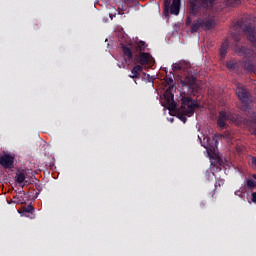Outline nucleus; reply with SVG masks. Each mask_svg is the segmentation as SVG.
Segmentation results:
<instances>
[{"label":"nucleus","instance_id":"obj_16","mask_svg":"<svg viewBox=\"0 0 256 256\" xmlns=\"http://www.w3.org/2000/svg\"><path fill=\"white\" fill-rule=\"evenodd\" d=\"M253 179L247 180V187H249V189H253V187H256V174L253 175Z\"/></svg>","mask_w":256,"mask_h":256},{"label":"nucleus","instance_id":"obj_14","mask_svg":"<svg viewBox=\"0 0 256 256\" xmlns=\"http://www.w3.org/2000/svg\"><path fill=\"white\" fill-rule=\"evenodd\" d=\"M143 71V67L141 65H136L132 69V75L130 77L132 79H137L141 75V72Z\"/></svg>","mask_w":256,"mask_h":256},{"label":"nucleus","instance_id":"obj_21","mask_svg":"<svg viewBox=\"0 0 256 256\" xmlns=\"http://www.w3.org/2000/svg\"><path fill=\"white\" fill-rule=\"evenodd\" d=\"M251 162H252L253 167L256 168V158L255 157L252 158Z\"/></svg>","mask_w":256,"mask_h":256},{"label":"nucleus","instance_id":"obj_4","mask_svg":"<svg viewBox=\"0 0 256 256\" xmlns=\"http://www.w3.org/2000/svg\"><path fill=\"white\" fill-rule=\"evenodd\" d=\"M215 25V19L209 13L205 12L192 24V31H199V29H211Z\"/></svg>","mask_w":256,"mask_h":256},{"label":"nucleus","instance_id":"obj_13","mask_svg":"<svg viewBox=\"0 0 256 256\" xmlns=\"http://www.w3.org/2000/svg\"><path fill=\"white\" fill-rule=\"evenodd\" d=\"M245 33L247 35V38L251 41V43H256L255 29H253V27H246Z\"/></svg>","mask_w":256,"mask_h":256},{"label":"nucleus","instance_id":"obj_25","mask_svg":"<svg viewBox=\"0 0 256 256\" xmlns=\"http://www.w3.org/2000/svg\"><path fill=\"white\" fill-rule=\"evenodd\" d=\"M169 81H173L172 79H169Z\"/></svg>","mask_w":256,"mask_h":256},{"label":"nucleus","instance_id":"obj_24","mask_svg":"<svg viewBox=\"0 0 256 256\" xmlns=\"http://www.w3.org/2000/svg\"><path fill=\"white\" fill-rule=\"evenodd\" d=\"M110 19H113V14H110Z\"/></svg>","mask_w":256,"mask_h":256},{"label":"nucleus","instance_id":"obj_1","mask_svg":"<svg viewBox=\"0 0 256 256\" xmlns=\"http://www.w3.org/2000/svg\"><path fill=\"white\" fill-rule=\"evenodd\" d=\"M147 49V44L144 41H138L131 45H124L122 47L123 55L128 59V61H132L134 59V63H139L143 67H151L155 63V59L151 54L145 52Z\"/></svg>","mask_w":256,"mask_h":256},{"label":"nucleus","instance_id":"obj_3","mask_svg":"<svg viewBox=\"0 0 256 256\" xmlns=\"http://www.w3.org/2000/svg\"><path fill=\"white\" fill-rule=\"evenodd\" d=\"M228 3L233 0H227ZM237 4H239V0H234ZM215 3V0H190V4L188 7V13L189 15H197L199 13V9L201 7L209 8L213 7V4Z\"/></svg>","mask_w":256,"mask_h":256},{"label":"nucleus","instance_id":"obj_12","mask_svg":"<svg viewBox=\"0 0 256 256\" xmlns=\"http://www.w3.org/2000/svg\"><path fill=\"white\" fill-rule=\"evenodd\" d=\"M238 98L242 103H248L249 102V93L245 88H238L236 91Z\"/></svg>","mask_w":256,"mask_h":256},{"label":"nucleus","instance_id":"obj_8","mask_svg":"<svg viewBox=\"0 0 256 256\" xmlns=\"http://www.w3.org/2000/svg\"><path fill=\"white\" fill-rule=\"evenodd\" d=\"M171 0H164V8L165 11H169L172 15H179L180 7H181V0H173L172 5Z\"/></svg>","mask_w":256,"mask_h":256},{"label":"nucleus","instance_id":"obj_15","mask_svg":"<svg viewBox=\"0 0 256 256\" xmlns=\"http://www.w3.org/2000/svg\"><path fill=\"white\" fill-rule=\"evenodd\" d=\"M227 49H229V42L225 41V42H223V44L220 48L221 57H225V55L227 54Z\"/></svg>","mask_w":256,"mask_h":256},{"label":"nucleus","instance_id":"obj_9","mask_svg":"<svg viewBox=\"0 0 256 256\" xmlns=\"http://www.w3.org/2000/svg\"><path fill=\"white\" fill-rule=\"evenodd\" d=\"M227 121L233 123L235 121V116H231V114H227V112H220L217 121L218 127H220V129H225V127H227Z\"/></svg>","mask_w":256,"mask_h":256},{"label":"nucleus","instance_id":"obj_5","mask_svg":"<svg viewBox=\"0 0 256 256\" xmlns=\"http://www.w3.org/2000/svg\"><path fill=\"white\" fill-rule=\"evenodd\" d=\"M197 107V102L192 100L191 98H183L182 99V105L180 108V113H181V119L183 123H185V116L186 117H191L193 113H195V108Z\"/></svg>","mask_w":256,"mask_h":256},{"label":"nucleus","instance_id":"obj_18","mask_svg":"<svg viewBox=\"0 0 256 256\" xmlns=\"http://www.w3.org/2000/svg\"><path fill=\"white\" fill-rule=\"evenodd\" d=\"M24 211H25L26 213H31V211H33V206H31V205L27 206V207L24 209Z\"/></svg>","mask_w":256,"mask_h":256},{"label":"nucleus","instance_id":"obj_19","mask_svg":"<svg viewBox=\"0 0 256 256\" xmlns=\"http://www.w3.org/2000/svg\"><path fill=\"white\" fill-rule=\"evenodd\" d=\"M243 190H237L236 192H235V195L237 196V197H243Z\"/></svg>","mask_w":256,"mask_h":256},{"label":"nucleus","instance_id":"obj_11","mask_svg":"<svg viewBox=\"0 0 256 256\" xmlns=\"http://www.w3.org/2000/svg\"><path fill=\"white\" fill-rule=\"evenodd\" d=\"M25 179H27V172H25V170H20L16 173L15 181L21 185V187H25Z\"/></svg>","mask_w":256,"mask_h":256},{"label":"nucleus","instance_id":"obj_6","mask_svg":"<svg viewBox=\"0 0 256 256\" xmlns=\"http://www.w3.org/2000/svg\"><path fill=\"white\" fill-rule=\"evenodd\" d=\"M219 139H223V135L216 134L213 137L214 144H211L209 137L204 138V141H207V143H208L206 146H204L205 149L207 150L208 157L213 158V157H215V155H217V145H218Z\"/></svg>","mask_w":256,"mask_h":256},{"label":"nucleus","instance_id":"obj_2","mask_svg":"<svg viewBox=\"0 0 256 256\" xmlns=\"http://www.w3.org/2000/svg\"><path fill=\"white\" fill-rule=\"evenodd\" d=\"M237 53L240 57H243V59L239 62H227V69H230V71H236L237 73H255V51H253V49H249L243 46L241 48H238Z\"/></svg>","mask_w":256,"mask_h":256},{"label":"nucleus","instance_id":"obj_22","mask_svg":"<svg viewBox=\"0 0 256 256\" xmlns=\"http://www.w3.org/2000/svg\"><path fill=\"white\" fill-rule=\"evenodd\" d=\"M13 203H21V200H17V197H14L12 200Z\"/></svg>","mask_w":256,"mask_h":256},{"label":"nucleus","instance_id":"obj_7","mask_svg":"<svg viewBox=\"0 0 256 256\" xmlns=\"http://www.w3.org/2000/svg\"><path fill=\"white\" fill-rule=\"evenodd\" d=\"M0 165L4 169H13L15 166V154L5 152L0 156Z\"/></svg>","mask_w":256,"mask_h":256},{"label":"nucleus","instance_id":"obj_17","mask_svg":"<svg viewBox=\"0 0 256 256\" xmlns=\"http://www.w3.org/2000/svg\"><path fill=\"white\" fill-rule=\"evenodd\" d=\"M172 69L173 71H181V69H185V67H183V62H178L172 65Z\"/></svg>","mask_w":256,"mask_h":256},{"label":"nucleus","instance_id":"obj_23","mask_svg":"<svg viewBox=\"0 0 256 256\" xmlns=\"http://www.w3.org/2000/svg\"><path fill=\"white\" fill-rule=\"evenodd\" d=\"M193 83H195V80H192V81L190 82V85H193Z\"/></svg>","mask_w":256,"mask_h":256},{"label":"nucleus","instance_id":"obj_10","mask_svg":"<svg viewBox=\"0 0 256 256\" xmlns=\"http://www.w3.org/2000/svg\"><path fill=\"white\" fill-rule=\"evenodd\" d=\"M173 93L171 92V88H168L164 94V99L166 101V105L168 109H175V103L173 102Z\"/></svg>","mask_w":256,"mask_h":256},{"label":"nucleus","instance_id":"obj_20","mask_svg":"<svg viewBox=\"0 0 256 256\" xmlns=\"http://www.w3.org/2000/svg\"><path fill=\"white\" fill-rule=\"evenodd\" d=\"M252 201L256 203V192L252 193Z\"/></svg>","mask_w":256,"mask_h":256}]
</instances>
